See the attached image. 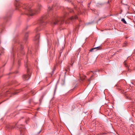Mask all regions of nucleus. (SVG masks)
Listing matches in <instances>:
<instances>
[{
    "label": "nucleus",
    "mask_w": 135,
    "mask_h": 135,
    "mask_svg": "<svg viewBox=\"0 0 135 135\" xmlns=\"http://www.w3.org/2000/svg\"><path fill=\"white\" fill-rule=\"evenodd\" d=\"M73 62H73V63L72 64V65H73Z\"/></svg>",
    "instance_id": "24"
},
{
    "label": "nucleus",
    "mask_w": 135,
    "mask_h": 135,
    "mask_svg": "<svg viewBox=\"0 0 135 135\" xmlns=\"http://www.w3.org/2000/svg\"><path fill=\"white\" fill-rule=\"evenodd\" d=\"M101 49V47L100 46L95 47L94 48H92L90 49L89 50L90 52H92L94 51H96L97 50H100Z\"/></svg>",
    "instance_id": "7"
},
{
    "label": "nucleus",
    "mask_w": 135,
    "mask_h": 135,
    "mask_svg": "<svg viewBox=\"0 0 135 135\" xmlns=\"http://www.w3.org/2000/svg\"><path fill=\"white\" fill-rule=\"evenodd\" d=\"M36 30H37V31H38V28H37V29Z\"/></svg>",
    "instance_id": "20"
},
{
    "label": "nucleus",
    "mask_w": 135,
    "mask_h": 135,
    "mask_svg": "<svg viewBox=\"0 0 135 135\" xmlns=\"http://www.w3.org/2000/svg\"><path fill=\"white\" fill-rule=\"evenodd\" d=\"M28 32H27L26 33L24 37V40L25 41H26L27 40L28 37Z\"/></svg>",
    "instance_id": "9"
},
{
    "label": "nucleus",
    "mask_w": 135,
    "mask_h": 135,
    "mask_svg": "<svg viewBox=\"0 0 135 135\" xmlns=\"http://www.w3.org/2000/svg\"><path fill=\"white\" fill-rule=\"evenodd\" d=\"M68 13L65 12L63 17H61L55 18L53 19L50 23L52 26H54L56 25H61L64 22V20H65L66 17H68Z\"/></svg>",
    "instance_id": "2"
},
{
    "label": "nucleus",
    "mask_w": 135,
    "mask_h": 135,
    "mask_svg": "<svg viewBox=\"0 0 135 135\" xmlns=\"http://www.w3.org/2000/svg\"><path fill=\"white\" fill-rule=\"evenodd\" d=\"M18 127L19 128H22L23 129H24L25 128L24 126L23 125H21Z\"/></svg>",
    "instance_id": "11"
},
{
    "label": "nucleus",
    "mask_w": 135,
    "mask_h": 135,
    "mask_svg": "<svg viewBox=\"0 0 135 135\" xmlns=\"http://www.w3.org/2000/svg\"><path fill=\"white\" fill-rule=\"evenodd\" d=\"M47 2H50L51 0H45Z\"/></svg>",
    "instance_id": "17"
},
{
    "label": "nucleus",
    "mask_w": 135,
    "mask_h": 135,
    "mask_svg": "<svg viewBox=\"0 0 135 135\" xmlns=\"http://www.w3.org/2000/svg\"><path fill=\"white\" fill-rule=\"evenodd\" d=\"M10 128V127H8V128ZM11 128H13V127H11Z\"/></svg>",
    "instance_id": "21"
},
{
    "label": "nucleus",
    "mask_w": 135,
    "mask_h": 135,
    "mask_svg": "<svg viewBox=\"0 0 135 135\" xmlns=\"http://www.w3.org/2000/svg\"><path fill=\"white\" fill-rule=\"evenodd\" d=\"M22 4L17 3L16 6V7H21ZM23 8L25 9V14L28 15L32 16L35 15L36 14L38 13L41 9L42 7L41 5L39 4L38 5V8L37 9L32 10L31 8V7L29 4H25L22 6Z\"/></svg>",
    "instance_id": "1"
},
{
    "label": "nucleus",
    "mask_w": 135,
    "mask_h": 135,
    "mask_svg": "<svg viewBox=\"0 0 135 135\" xmlns=\"http://www.w3.org/2000/svg\"><path fill=\"white\" fill-rule=\"evenodd\" d=\"M121 21L125 24H127V22L124 18H123L121 19Z\"/></svg>",
    "instance_id": "13"
},
{
    "label": "nucleus",
    "mask_w": 135,
    "mask_h": 135,
    "mask_svg": "<svg viewBox=\"0 0 135 135\" xmlns=\"http://www.w3.org/2000/svg\"><path fill=\"white\" fill-rule=\"evenodd\" d=\"M21 49H23V48H22V47L21 48Z\"/></svg>",
    "instance_id": "23"
},
{
    "label": "nucleus",
    "mask_w": 135,
    "mask_h": 135,
    "mask_svg": "<svg viewBox=\"0 0 135 135\" xmlns=\"http://www.w3.org/2000/svg\"><path fill=\"white\" fill-rule=\"evenodd\" d=\"M20 132L21 133H23V131H22V129H20Z\"/></svg>",
    "instance_id": "18"
},
{
    "label": "nucleus",
    "mask_w": 135,
    "mask_h": 135,
    "mask_svg": "<svg viewBox=\"0 0 135 135\" xmlns=\"http://www.w3.org/2000/svg\"><path fill=\"white\" fill-rule=\"evenodd\" d=\"M27 74H24L23 76V79L24 80H28L30 77V75L28 69L27 70Z\"/></svg>",
    "instance_id": "5"
},
{
    "label": "nucleus",
    "mask_w": 135,
    "mask_h": 135,
    "mask_svg": "<svg viewBox=\"0 0 135 135\" xmlns=\"http://www.w3.org/2000/svg\"><path fill=\"white\" fill-rule=\"evenodd\" d=\"M20 91L19 90H15L13 89H10L8 91H7L5 95H7V94L9 93H12L13 94H15L19 93Z\"/></svg>",
    "instance_id": "4"
},
{
    "label": "nucleus",
    "mask_w": 135,
    "mask_h": 135,
    "mask_svg": "<svg viewBox=\"0 0 135 135\" xmlns=\"http://www.w3.org/2000/svg\"><path fill=\"white\" fill-rule=\"evenodd\" d=\"M127 42H125L124 43L123 45V47H126L127 45Z\"/></svg>",
    "instance_id": "15"
},
{
    "label": "nucleus",
    "mask_w": 135,
    "mask_h": 135,
    "mask_svg": "<svg viewBox=\"0 0 135 135\" xmlns=\"http://www.w3.org/2000/svg\"><path fill=\"white\" fill-rule=\"evenodd\" d=\"M78 18L77 16L76 15L72 16L70 17L69 18H68V21H66V23H68L69 22L68 21L69 20L74 21V20Z\"/></svg>",
    "instance_id": "6"
},
{
    "label": "nucleus",
    "mask_w": 135,
    "mask_h": 135,
    "mask_svg": "<svg viewBox=\"0 0 135 135\" xmlns=\"http://www.w3.org/2000/svg\"><path fill=\"white\" fill-rule=\"evenodd\" d=\"M55 6H56L55 5H54V4H53V5L52 7L51 8L50 7H49L48 10L50 11L51 10H52V9H54V7H55Z\"/></svg>",
    "instance_id": "12"
},
{
    "label": "nucleus",
    "mask_w": 135,
    "mask_h": 135,
    "mask_svg": "<svg viewBox=\"0 0 135 135\" xmlns=\"http://www.w3.org/2000/svg\"><path fill=\"white\" fill-rule=\"evenodd\" d=\"M33 101V100L32 99H31L29 100V103H31Z\"/></svg>",
    "instance_id": "16"
},
{
    "label": "nucleus",
    "mask_w": 135,
    "mask_h": 135,
    "mask_svg": "<svg viewBox=\"0 0 135 135\" xmlns=\"http://www.w3.org/2000/svg\"><path fill=\"white\" fill-rule=\"evenodd\" d=\"M41 131H40V132H38V134H39L40 133Z\"/></svg>",
    "instance_id": "22"
},
{
    "label": "nucleus",
    "mask_w": 135,
    "mask_h": 135,
    "mask_svg": "<svg viewBox=\"0 0 135 135\" xmlns=\"http://www.w3.org/2000/svg\"><path fill=\"white\" fill-rule=\"evenodd\" d=\"M68 2H71V0H66Z\"/></svg>",
    "instance_id": "19"
},
{
    "label": "nucleus",
    "mask_w": 135,
    "mask_h": 135,
    "mask_svg": "<svg viewBox=\"0 0 135 135\" xmlns=\"http://www.w3.org/2000/svg\"><path fill=\"white\" fill-rule=\"evenodd\" d=\"M40 37L39 35L37 34L35 37L34 38V40L35 41L36 43L37 44L39 42V38Z\"/></svg>",
    "instance_id": "8"
},
{
    "label": "nucleus",
    "mask_w": 135,
    "mask_h": 135,
    "mask_svg": "<svg viewBox=\"0 0 135 135\" xmlns=\"http://www.w3.org/2000/svg\"><path fill=\"white\" fill-rule=\"evenodd\" d=\"M124 63L125 66H126L127 68H128L129 67L128 66L127 64L126 61H124Z\"/></svg>",
    "instance_id": "14"
},
{
    "label": "nucleus",
    "mask_w": 135,
    "mask_h": 135,
    "mask_svg": "<svg viewBox=\"0 0 135 135\" xmlns=\"http://www.w3.org/2000/svg\"><path fill=\"white\" fill-rule=\"evenodd\" d=\"M67 10L68 11H69L70 13H72V12H74L73 10L71 8H68Z\"/></svg>",
    "instance_id": "10"
},
{
    "label": "nucleus",
    "mask_w": 135,
    "mask_h": 135,
    "mask_svg": "<svg viewBox=\"0 0 135 135\" xmlns=\"http://www.w3.org/2000/svg\"><path fill=\"white\" fill-rule=\"evenodd\" d=\"M47 18L46 15H44L38 21V23L41 26H45L46 24V22L45 21Z\"/></svg>",
    "instance_id": "3"
}]
</instances>
